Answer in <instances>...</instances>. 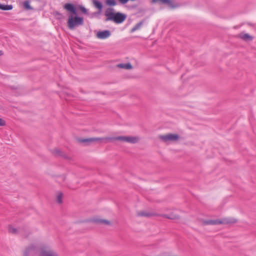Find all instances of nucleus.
Wrapping results in <instances>:
<instances>
[{
	"label": "nucleus",
	"mask_w": 256,
	"mask_h": 256,
	"mask_svg": "<svg viewBox=\"0 0 256 256\" xmlns=\"http://www.w3.org/2000/svg\"><path fill=\"white\" fill-rule=\"evenodd\" d=\"M63 7L71 14L68 16L67 22L68 26L70 30H74L76 27L84 24V18L77 15V8L74 4L72 3H66Z\"/></svg>",
	"instance_id": "f257e3e1"
},
{
	"label": "nucleus",
	"mask_w": 256,
	"mask_h": 256,
	"mask_svg": "<svg viewBox=\"0 0 256 256\" xmlns=\"http://www.w3.org/2000/svg\"><path fill=\"white\" fill-rule=\"evenodd\" d=\"M113 8H108L105 12L104 15L106 17L105 21H112L114 23L120 24L123 22L126 18V15L124 14L116 12H114Z\"/></svg>",
	"instance_id": "f03ea898"
},
{
	"label": "nucleus",
	"mask_w": 256,
	"mask_h": 256,
	"mask_svg": "<svg viewBox=\"0 0 256 256\" xmlns=\"http://www.w3.org/2000/svg\"><path fill=\"white\" fill-rule=\"evenodd\" d=\"M237 222V220L235 218H225L220 220L219 219L217 220H202V224L203 226L206 225H218L221 224H234Z\"/></svg>",
	"instance_id": "7ed1b4c3"
},
{
	"label": "nucleus",
	"mask_w": 256,
	"mask_h": 256,
	"mask_svg": "<svg viewBox=\"0 0 256 256\" xmlns=\"http://www.w3.org/2000/svg\"><path fill=\"white\" fill-rule=\"evenodd\" d=\"M107 142H112L114 140H120L128 142L132 144H135L138 142V138L134 136H118L116 137L106 138Z\"/></svg>",
	"instance_id": "20e7f679"
},
{
	"label": "nucleus",
	"mask_w": 256,
	"mask_h": 256,
	"mask_svg": "<svg viewBox=\"0 0 256 256\" xmlns=\"http://www.w3.org/2000/svg\"><path fill=\"white\" fill-rule=\"evenodd\" d=\"M180 136L178 134L169 133L166 135H160L159 138L164 142L168 141L174 142L178 140Z\"/></svg>",
	"instance_id": "39448f33"
},
{
	"label": "nucleus",
	"mask_w": 256,
	"mask_h": 256,
	"mask_svg": "<svg viewBox=\"0 0 256 256\" xmlns=\"http://www.w3.org/2000/svg\"><path fill=\"white\" fill-rule=\"evenodd\" d=\"M106 140V138H78V141L80 143L84 144L86 146H88L90 144L96 142H100L102 140Z\"/></svg>",
	"instance_id": "423d86ee"
},
{
	"label": "nucleus",
	"mask_w": 256,
	"mask_h": 256,
	"mask_svg": "<svg viewBox=\"0 0 256 256\" xmlns=\"http://www.w3.org/2000/svg\"><path fill=\"white\" fill-rule=\"evenodd\" d=\"M39 256H58V254L52 250H46L45 248H42Z\"/></svg>",
	"instance_id": "0eeeda50"
},
{
	"label": "nucleus",
	"mask_w": 256,
	"mask_h": 256,
	"mask_svg": "<svg viewBox=\"0 0 256 256\" xmlns=\"http://www.w3.org/2000/svg\"><path fill=\"white\" fill-rule=\"evenodd\" d=\"M110 35V32L108 30L99 31L96 34V37L100 39H105L109 37Z\"/></svg>",
	"instance_id": "6e6552de"
},
{
	"label": "nucleus",
	"mask_w": 256,
	"mask_h": 256,
	"mask_svg": "<svg viewBox=\"0 0 256 256\" xmlns=\"http://www.w3.org/2000/svg\"><path fill=\"white\" fill-rule=\"evenodd\" d=\"M152 3L160 2L162 4H166L172 8H174L176 6L172 0H152Z\"/></svg>",
	"instance_id": "1a4fd4ad"
},
{
	"label": "nucleus",
	"mask_w": 256,
	"mask_h": 256,
	"mask_svg": "<svg viewBox=\"0 0 256 256\" xmlns=\"http://www.w3.org/2000/svg\"><path fill=\"white\" fill-rule=\"evenodd\" d=\"M52 154L56 156H61L64 159H68V156L63 152L58 149H54L52 150Z\"/></svg>",
	"instance_id": "9d476101"
},
{
	"label": "nucleus",
	"mask_w": 256,
	"mask_h": 256,
	"mask_svg": "<svg viewBox=\"0 0 256 256\" xmlns=\"http://www.w3.org/2000/svg\"><path fill=\"white\" fill-rule=\"evenodd\" d=\"M90 222H92L96 224H104L106 225H110V221L106 220L100 219L98 218H94L90 220Z\"/></svg>",
	"instance_id": "9b49d317"
},
{
	"label": "nucleus",
	"mask_w": 256,
	"mask_h": 256,
	"mask_svg": "<svg viewBox=\"0 0 256 256\" xmlns=\"http://www.w3.org/2000/svg\"><path fill=\"white\" fill-rule=\"evenodd\" d=\"M138 216H144V217H150L154 216H160V214H158L156 212H150L144 211L140 212L138 213Z\"/></svg>",
	"instance_id": "f8f14e48"
},
{
	"label": "nucleus",
	"mask_w": 256,
	"mask_h": 256,
	"mask_svg": "<svg viewBox=\"0 0 256 256\" xmlns=\"http://www.w3.org/2000/svg\"><path fill=\"white\" fill-rule=\"evenodd\" d=\"M36 250V247L34 246H31L26 249L24 256H29L30 254L33 255L35 254Z\"/></svg>",
	"instance_id": "ddd939ff"
},
{
	"label": "nucleus",
	"mask_w": 256,
	"mask_h": 256,
	"mask_svg": "<svg viewBox=\"0 0 256 256\" xmlns=\"http://www.w3.org/2000/svg\"><path fill=\"white\" fill-rule=\"evenodd\" d=\"M159 216H162L164 218H166L170 220H178L180 218V216L174 213H171L170 214H160Z\"/></svg>",
	"instance_id": "4468645a"
},
{
	"label": "nucleus",
	"mask_w": 256,
	"mask_h": 256,
	"mask_svg": "<svg viewBox=\"0 0 256 256\" xmlns=\"http://www.w3.org/2000/svg\"><path fill=\"white\" fill-rule=\"evenodd\" d=\"M20 232L25 238H28L31 234V232L26 227H23L20 228Z\"/></svg>",
	"instance_id": "2eb2a0df"
},
{
	"label": "nucleus",
	"mask_w": 256,
	"mask_h": 256,
	"mask_svg": "<svg viewBox=\"0 0 256 256\" xmlns=\"http://www.w3.org/2000/svg\"><path fill=\"white\" fill-rule=\"evenodd\" d=\"M94 6L98 10V13H100L102 9L103 6L102 3L98 0H91Z\"/></svg>",
	"instance_id": "dca6fc26"
},
{
	"label": "nucleus",
	"mask_w": 256,
	"mask_h": 256,
	"mask_svg": "<svg viewBox=\"0 0 256 256\" xmlns=\"http://www.w3.org/2000/svg\"><path fill=\"white\" fill-rule=\"evenodd\" d=\"M237 37L246 41L252 40V37L248 34H240L238 36H237Z\"/></svg>",
	"instance_id": "f3484780"
},
{
	"label": "nucleus",
	"mask_w": 256,
	"mask_h": 256,
	"mask_svg": "<svg viewBox=\"0 0 256 256\" xmlns=\"http://www.w3.org/2000/svg\"><path fill=\"white\" fill-rule=\"evenodd\" d=\"M118 67L126 70H130L132 68V65L130 62L126 64H118Z\"/></svg>",
	"instance_id": "a211bd4d"
},
{
	"label": "nucleus",
	"mask_w": 256,
	"mask_h": 256,
	"mask_svg": "<svg viewBox=\"0 0 256 256\" xmlns=\"http://www.w3.org/2000/svg\"><path fill=\"white\" fill-rule=\"evenodd\" d=\"M12 8V4H0V10H9Z\"/></svg>",
	"instance_id": "6ab92c4d"
},
{
	"label": "nucleus",
	"mask_w": 256,
	"mask_h": 256,
	"mask_svg": "<svg viewBox=\"0 0 256 256\" xmlns=\"http://www.w3.org/2000/svg\"><path fill=\"white\" fill-rule=\"evenodd\" d=\"M144 23V20H142L140 22L136 24L130 30V32H134L136 30L140 29Z\"/></svg>",
	"instance_id": "aec40b11"
},
{
	"label": "nucleus",
	"mask_w": 256,
	"mask_h": 256,
	"mask_svg": "<svg viewBox=\"0 0 256 256\" xmlns=\"http://www.w3.org/2000/svg\"><path fill=\"white\" fill-rule=\"evenodd\" d=\"M23 6H24V9H26V10H33V8L30 5V1L28 0H25L23 2Z\"/></svg>",
	"instance_id": "412c9836"
},
{
	"label": "nucleus",
	"mask_w": 256,
	"mask_h": 256,
	"mask_svg": "<svg viewBox=\"0 0 256 256\" xmlns=\"http://www.w3.org/2000/svg\"><path fill=\"white\" fill-rule=\"evenodd\" d=\"M105 3L107 6H113L117 4L116 0H106Z\"/></svg>",
	"instance_id": "4be33fe9"
},
{
	"label": "nucleus",
	"mask_w": 256,
	"mask_h": 256,
	"mask_svg": "<svg viewBox=\"0 0 256 256\" xmlns=\"http://www.w3.org/2000/svg\"><path fill=\"white\" fill-rule=\"evenodd\" d=\"M62 197L63 194L62 192H58L56 198V201L58 203L62 204Z\"/></svg>",
	"instance_id": "5701e85b"
},
{
	"label": "nucleus",
	"mask_w": 256,
	"mask_h": 256,
	"mask_svg": "<svg viewBox=\"0 0 256 256\" xmlns=\"http://www.w3.org/2000/svg\"><path fill=\"white\" fill-rule=\"evenodd\" d=\"M78 8L82 12V13L85 14H88V10L82 5H78Z\"/></svg>",
	"instance_id": "b1692460"
},
{
	"label": "nucleus",
	"mask_w": 256,
	"mask_h": 256,
	"mask_svg": "<svg viewBox=\"0 0 256 256\" xmlns=\"http://www.w3.org/2000/svg\"><path fill=\"white\" fill-rule=\"evenodd\" d=\"M54 15L56 17V18L57 20H61L64 18V16H62V14L57 11L54 12Z\"/></svg>",
	"instance_id": "393cba45"
},
{
	"label": "nucleus",
	"mask_w": 256,
	"mask_h": 256,
	"mask_svg": "<svg viewBox=\"0 0 256 256\" xmlns=\"http://www.w3.org/2000/svg\"><path fill=\"white\" fill-rule=\"evenodd\" d=\"M8 231L10 232L12 234H16L17 233L18 230L16 228L12 227V226H9Z\"/></svg>",
	"instance_id": "a878e982"
},
{
	"label": "nucleus",
	"mask_w": 256,
	"mask_h": 256,
	"mask_svg": "<svg viewBox=\"0 0 256 256\" xmlns=\"http://www.w3.org/2000/svg\"><path fill=\"white\" fill-rule=\"evenodd\" d=\"M5 125L6 122L2 118H0V126H4Z\"/></svg>",
	"instance_id": "bb28decb"
},
{
	"label": "nucleus",
	"mask_w": 256,
	"mask_h": 256,
	"mask_svg": "<svg viewBox=\"0 0 256 256\" xmlns=\"http://www.w3.org/2000/svg\"><path fill=\"white\" fill-rule=\"evenodd\" d=\"M118 2L122 4H126L129 0H118Z\"/></svg>",
	"instance_id": "cd10ccee"
},
{
	"label": "nucleus",
	"mask_w": 256,
	"mask_h": 256,
	"mask_svg": "<svg viewBox=\"0 0 256 256\" xmlns=\"http://www.w3.org/2000/svg\"><path fill=\"white\" fill-rule=\"evenodd\" d=\"M145 12V10L142 8H140L138 9V13H142V12Z\"/></svg>",
	"instance_id": "c85d7f7f"
},
{
	"label": "nucleus",
	"mask_w": 256,
	"mask_h": 256,
	"mask_svg": "<svg viewBox=\"0 0 256 256\" xmlns=\"http://www.w3.org/2000/svg\"><path fill=\"white\" fill-rule=\"evenodd\" d=\"M3 54V52L2 50H0V56Z\"/></svg>",
	"instance_id": "c756f323"
},
{
	"label": "nucleus",
	"mask_w": 256,
	"mask_h": 256,
	"mask_svg": "<svg viewBox=\"0 0 256 256\" xmlns=\"http://www.w3.org/2000/svg\"><path fill=\"white\" fill-rule=\"evenodd\" d=\"M136 5H134V6H132V8H136Z\"/></svg>",
	"instance_id": "7c9ffc66"
},
{
	"label": "nucleus",
	"mask_w": 256,
	"mask_h": 256,
	"mask_svg": "<svg viewBox=\"0 0 256 256\" xmlns=\"http://www.w3.org/2000/svg\"><path fill=\"white\" fill-rule=\"evenodd\" d=\"M65 178H66L65 176H63L64 180Z\"/></svg>",
	"instance_id": "2f4dec72"
}]
</instances>
